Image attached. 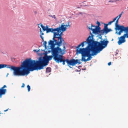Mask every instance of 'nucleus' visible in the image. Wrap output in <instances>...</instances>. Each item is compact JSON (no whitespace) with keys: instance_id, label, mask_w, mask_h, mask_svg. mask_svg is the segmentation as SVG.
Returning <instances> with one entry per match:
<instances>
[{"instance_id":"35","label":"nucleus","mask_w":128,"mask_h":128,"mask_svg":"<svg viewBox=\"0 0 128 128\" xmlns=\"http://www.w3.org/2000/svg\"><path fill=\"white\" fill-rule=\"evenodd\" d=\"M0 114H1V113H0Z\"/></svg>"},{"instance_id":"17","label":"nucleus","mask_w":128,"mask_h":128,"mask_svg":"<svg viewBox=\"0 0 128 128\" xmlns=\"http://www.w3.org/2000/svg\"><path fill=\"white\" fill-rule=\"evenodd\" d=\"M105 32V30H104V28L102 30H101V29H100V32L99 33H100L101 34H103L104 32Z\"/></svg>"},{"instance_id":"7","label":"nucleus","mask_w":128,"mask_h":128,"mask_svg":"<svg viewBox=\"0 0 128 128\" xmlns=\"http://www.w3.org/2000/svg\"><path fill=\"white\" fill-rule=\"evenodd\" d=\"M115 29L120 30V31L122 32L124 31L126 33L128 32V26L127 27H125L123 26H120L119 25L116 27Z\"/></svg>"},{"instance_id":"21","label":"nucleus","mask_w":128,"mask_h":128,"mask_svg":"<svg viewBox=\"0 0 128 128\" xmlns=\"http://www.w3.org/2000/svg\"><path fill=\"white\" fill-rule=\"evenodd\" d=\"M43 44L44 45L45 48L46 49V44H47L46 42V41L44 42Z\"/></svg>"},{"instance_id":"32","label":"nucleus","mask_w":128,"mask_h":128,"mask_svg":"<svg viewBox=\"0 0 128 128\" xmlns=\"http://www.w3.org/2000/svg\"><path fill=\"white\" fill-rule=\"evenodd\" d=\"M111 64V62H108V66H110V65Z\"/></svg>"},{"instance_id":"23","label":"nucleus","mask_w":128,"mask_h":128,"mask_svg":"<svg viewBox=\"0 0 128 128\" xmlns=\"http://www.w3.org/2000/svg\"><path fill=\"white\" fill-rule=\"evenodd\" d=\"M40 50H33V51L34 52H36L37 53H38V52L40 51Z\"/></svg>"},{"instance_id":"20","label":"nucleus","mask_w":128,"mask_h":128,"mask_svg":"<svg viewBox=\"0 0 128 128\" xmlns=\"http://www.w3.org/2000/svg\"><path fill=\"white\" fill-rule=\"evenodd\" d=\"M115 19H114L112 21H111L110 22L108 23V25L109 24L110 25L113 22H114V21L115 20Z\"/></svg>"},{"instance_id":"2","label":"nucleus","mask_w":128,"mask_h":128,"mask_svg":"<svg viewBox=\"0 0 128 128\" xmlns=\"http://www.w3.org/2000/svg\"><path fill=\"white\" fill-rule=\"evenodd\" d=\"M48 44L50 45V48L51 50L52 56H47L44 58V60L41 57L39 58L38 60L36 61L29 58V62L30 71L34 70H40L42 69L44 66L48 64L49 61L52 60L53 57L54 60L57 63L60 62V59L62 56V54L63 51L60 47L61 45L60 43H54V41L50 40L48 42Z\"/></svg>"},{"instance_id":"29","label":"nucleus","mask_w":128,"mask_h":128,"mask_svg":"<svg viewBox=\"0 0 128 128\" xmlns=\"http://www.w3.org/2000/svg\"><path fill=\"white\" fill-rule=\"evenodd\" d=\"M24 83H23L21 86L22 88H24Z\"/></svg>"},{"instance_id":"16","label":"nucleus","mask_w":128,"mask_h":128,"mask_svg":"<svg viewBox=\"0 0 128 128\" xmlns=\"http://www.w3.org/2000/svg\"><path fill=\"white\" fill-rule=\"evenodd\" d=\"M40 37L42 40L44 41V38L42 36V35H43L44 34V33L42 32V31H41V28H40Z\"/></svg>"},{"instance_id":"30","label":"nucleus","mask_w":128,"mask_h":128,"mask_svg":"<svg viewBox=\"0 0 128 128\" xmlns=\"http://www.w3.org/2000/svg\"><path fill=\"white\" fill-rule=\"evenodd\" d=\"M65 26H65V27H69V28H70V25H69V24H68V25H66Z\"/></svg>"},{"instance_id":"8","label":"nucleus","mask_w":128,"mask_h":128,"mask_svg":"<svg viewBox=\"0 0 128 128\" xmlns=\"http://www.w3.org/2000/svg\"><path fill=\"white\" fill-rule=\"evenodd\" d=\"M126 34H124L123 36H121L120 37H118L119 40L118 42V43L119 45L122 44L126 42V40L125 38H126Z\"/></svg>"},{"instance_id":"3","label":"nucleus","mask_w":128,"mask_h":128,"mask_svg":"<svg viewBox=\"0 0 128 128\" xmlns=\"http://www.w3.org/2000/svg\"><path fill=\"white\" fill-rule=\"evenodd\" d=\"M28 59L24 61L22 63L21 67H15L14 66L6 65V67L14 70L13 74L14 76H24L27 75L30 71Z\"/></svg>"},{"instance_id":"4","label":"nucleus","mask_w":128,"mask_h":128,"mask_svg":"<svg viewBox=\"0 0 128 128\" xmlns=\"http://www.w3.org/2000/svg\"><path fill=\"white\" fill-rule=\"evenodd\" d=\"M65 25L64 23L62 24L61 26L56 28L57 32H54V36L52 38L53 41L57 43H60L61 45L62 44L63 46H65L66 44L63 39L62 37V32L66 30V28L65 27Z\"/></svg>"},{"instance_id":"25","label":"nucleus","mask_w":128,"mask_h":128,"mask_svg":"<svg viewBox=\"0 0 128 128\" xmlns=\"http://www.w3.org/2000/svg\"><path fill=\"white\" fill-rule=\"evenodd\" d=\"M126 34L125 36L126 38H128V32H127L126 34Z\"/></svg>"},{"instance_id":"18","label":"nucleus","mask_w":128,"mask_h":128,"mask_svg":"<svg viewBox=\"0 0 128 128\" xmlns=\"http://www.w3.org/2000/svg\"><path fill=\"white\" fill-rule=\"evenodd\" d=\"M118 20L117 19V20H116V22L115 24V26H116V27L117 26H118L119 25L118 24Z\"/></svg>"},{"instance_id":"31","label":"nucleus","mask_w":128,"mask_h":128,"mask_svg":"<svg viewBox=\"0 0 128 128\" xmlns=\"http://www.w3.org/2000/svg\"><path fill=\"white\" fill-rule=\"evenodd\" d=\"M45 28H46L45 29H46V31H47V29L49 28H48V27L47 26H46L45 27Z\"/></svg>"},{"instance_id":"19","label":"nucleus","mask_w":128,"mask_h":128,"mask_svg":"<svg viewBox=\"0 0 128 128\" xmlns=\"http://www.w3.org/2000/svg\"><path fill=\"white\" fill-rule=\"evenodd\" d=\"M40 26L44 31H46V29H45V27L44 26H43L42 24H41Z\"/></svg>"},{"instance_id":"11","label":"nucleus","mask_w":128,"mask_h":128,"mask_svg":"<svg viewBox=\"0 0 128 128\" xmlns=\"http://www.w3.org/2000/svg\"><path fill=\"white\" fill-rule=\"evenodd\" d=\"M6 89H2L0 88V97H1L2 95L4 94L6 92Z\"/></svg>"},{"instance_id":"6","label":"nucleus","mask_w":128,"mask_h":128,"mask_svg":"<svg viewBox=\"0 0 128 128\" xmlns=\"http://www.w3.org/2000/svg\"><path fill=\"white\" fill-rule=\"evenodd\" d=\"M88 28L92 31V33L94 34H98L100 32V27L98 26H95L91 24V26H87Z\"/></svg>"},{"instance_id":"10","label":"nucleus","mask_w":128,"mask_h":128,"mask_svg":"<svg viewBox=\"0 0 128 128\" xmlns=\"http://www.w3.org/2000/svg\"><path fill=\"white\" fill-rule=\"evenodd\" d=\"M57 32L56 28L53 29L51 28L47 29L46 32L47 33L51 32L52 33L53 32L54 34V32ZM54 36V35H53Z\"/></svg>"},{"instance_id":"14","label":"nucleus","mask_w":128,"mask_h":128,"mask_svg":"<svg viewBox=\"0 0 128 128\" xmlns=\"http://www.w3.org/2000/svg\"><path fill=\"white\" fill-rule=\"evenodd\" d=\"M51 69L50 68L48 67L46 68V73H48L51 72Z\"/></svg>"},{"instance_id":"33","label":"nucleus","mask_w":128,"mask_h":128,"mask_svg":"<svg viewBox=\"0 0 128 128\" xmlns=\"http://www.w3.org/2000/svg\"><path fill=\"white\" fill-rule=\"evenodd\" d=\"M8 109H7V110H4V112H6L7 111H8Z\"/></svg>"},{"instance_id":"12","label":"nucleus","mask_w":128,"mask_h":128,"mask_svg":"<svg viewBox=\"0 0 128 128\" xmlns=\"http://www.w3.org/2000/svg\"><path fill=\"white\" fill-rule=\"evenodd\" d=\"M114 2L113 0H106L105 2V3L106 5H108L110 4L111 3H113Z\"/></svg>"},{"instance_id":"26","label":"nucleus","mask_w":128,"mask_h":128,"mask_svg":"<svg viewBox=\"0 0 128 128\" xmlns=\"http://www.w3.org/2000/svg\"><path fill=\"white\" fill-rule=\"evenodd\" d=\"M6 85H4V86L2 87L1 88L2 89H4V88H6Z\"/></svg>"},{"instance_id":"34","label":"nucleus","mask_w":128,"mask_h":128,"mask_svg":"<svg viewBox=\"0 0 128 128\" xmlns=\"http://www.w3.org/2000/svg\"><path fill=\"white\" fill-rule=\"evenodd\" d=\"M35 14H36V12H35Z\"/></svg>"},{"instance_id":"24","label":"nucleus","mask_w":128,"mask_h":128,"mask_svg":"<svg viewBox=\"0 0 128 128\" xmlns=\"http://www.w3.org/2000/svg\"><path fill=\"white\" fill-rule=\"evenodd\" d=\"M50 16L52 17V18H54L55 19L56 18V16L55 15H54L53 16L50 15Z\"/></svg>"},{"instance_id":"28","label":"nucleus","mask_w":128,"mask_h":128,"mask_svg":"<svg viewBox=\"0 0 128 128\" xmlns=\"http://www.w3.org/2000/svg\"><path fill=\"white\" fill-rule=\"evenodd\" d=\"M97 24H98V26H99L100 25V22H99L98 21H97Z\"/></svg>"},{"instance_id":"13","label":"nucleus","mask_w":128,"mask_h":128,"mask_svg":"<svg viewBox=\"0 0 128 128\" xmlns=\"http://www.w3.org/2000/svg\"><path fill=\"white\" fill-rule=\"evenodd\" d=\"M123 12H121V13L119 14V15L116 17L114 18V19H115V20H116V19L117 18V19H118L119 20V19L120 18V17H121V16L122 14L123 13Z\"/></svg>"},{"instance_id":"27","label":"nucleus","mask_w":128,"mask_h":128,"mask_svg":"<svg viewBox=\"0 0 128 128\" xmlns=\"http://www.w3.org/2000/svg\"><path fill=\"white\" fill-rule=\"evenodd\" d=\"M122 32V31H120L118 33V35H120L121 34V33L122 32Z\"/></svg>"},{"instance_id":"22","label":"nucleus","mask_w":128,"mask_h":128,"mask_svg":"<svg viewBox=\"0 0 128 128\" xmlns=\"http://www.w3.org/2000/svg\"><path fill=\"white\" fill-rule=\"evenodd\" d=\"M27 87L28 88V92H29L30 89V86L29 85H28L27 86Z\"/></svg>"},{"instance_id":"5","label":"nucleus","mask_w":128,"mask_h":128,"mask_svg":"<svg viewBox=\"0 0 128 128\" xmlns=\"http://www.w3.org/2000/svg\"><path fill=\"white\" fill-rule=\"evenodd\" d=\"M66 47L65 46H63V51L62 53L61 58L60 59V62H62V64L63 65L65 64V62L67 63L68 65H71L72 66H74L76 64L78 63V64H80L81 62H80V60H75L74 59H72L69 60L68 59H66V60L64 59L63 58V55L66 52Z\"/></svg>"},{"instance_id":"15","label":"nucleus","mask_w":128,"mask_h":128,"mask_svg":"<svg viewBox=\"0 0 128 128\" xmlns=\"http://www.w3.org/2000/svg\"><path fill=\"white\" fill-rule=\"evenodd\" d=\"M6 64H0V69L6 67Z\"/></svg>"},{"instance_id":"9","label":"nucleus","mask_w":128,"mask_h":128,"mask_svg":"<svg viewBox=\"0 0 128 128\" xmlns=\"http://www.w3.org/2000/svg\"><path fill=\"white\" fill-rule=\"evenodd\" d=\"M105 26L104 27V30H105V33L106 34L112 31V30L110 29H108L107 26L108 24H104Z\"/></svg>"},{"instance_id":"1","label":"nucleus","mask_w":128,"mask_h":128,"mask_svg":"<svg viewBox=\"0 0 128 128\" xmlns=\"http://www.w3.org/2000/svg\"><path fill=\"white\" fill-rule=\"evenodd\" d=\"M91 36H89L86 41L82 42L76 47L78 48L81 46H84V43L88 44V45L85 48H80L76 50L77 53L82 54L81 60L86 62L90 60L92 58V56L96 55L102 49L106 47L108 42V41L101 40L100 42L94 41L93 38L94 35L90 32Z\"/></svg>"}]
</instances>
